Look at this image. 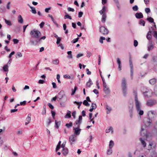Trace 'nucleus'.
I'll return each instance as SVG.
<instances>
[{
  "mask_svg": "<svg viewBox=\"0 0 157 157\" xmlns=\"http://www.w3.org/2000/svg\"><path fill=\"white\" fill-rule=\"evenodd\" d=\"M55 124L56 127L57 128L59 127V125L60 124V122H57L56 120L55 121Z\"/></svg>",
  "mask_w": 157,
  "mask_h": 157,
  "instance_id": "61",
  "label": "nucleus"
},
{
  "mask_svg": "<svg viewBox=\"0 0 157 157\" xmlns=\"http://www.w3.org/2000/svg\"><path fill=\"white\" fill-rule=\"evenodd\" d=\"M154 25L149 28V31L152 32L153 30L156 29V27L155 23H154Z\"/></svg>",
  "mask_w": 157,
  "mask_h": 157,
  "instance_id": "26",
  "label": "nucleus"
},
{
  "mask_svg": "<svg viewBox=\"0 0 157 157\" xmlns=\"http://www.w3.org/2000/svg\"><path fill=\"white\" fill-rule=\"evenodd\" d=\"M67 10L68 11H71L73 12L75 11V10L74 9L70 7L68 8Z\"/></svg>",
  "mask_w": 157,
  "mask_h": 157,
  "instance_id": "56",
  "label": "nucleus"
},
{
  "mask_svg": "<svg viewBox=\"0 0 157 157\" xmlns=\"http://www.w3.org/2000/svg\"><path fill=\"white\" fill-rule=\"evenodd\" d=\"M74 129L75 131L73 134H75V135H79L81 130V129L79 128V127H74Z\"/></svg>",
  "mask_w": 157,
  "mask_h": 157,
  "instance_id": "14",
  "label": "nucleus"
},
{
  "mask_svg": "<svg viewBox=\"0 0 157 157\" xmlns=\"http://www.w3.org/2000/svg\"><path fill=\"white\" fill-rule=\"evenodd\" d=\"M132 9L133 11H137L138 9V8L137 5H135L132 7Z\"/></svg>",
  "mask_w": 157,
  "mask_h": 157,
  "instance_id": "50",
  "label": "nucleus"
},
{
  "mask_svg": "<svg viewBox=\"0 0 157 157\" xmlns=\"http://www.w3.org/2000/svg\"><path fill=\"white\" fill-rule=\"evenodd\" d=\"M64 77L65 78H68V79H70L71 78L70 76L69 75H68V74H66V75H64Z\"/></svg>",
  "mask_w": 157,
  "mask_h": 157,
  "instance_id": "62",
  "label": "nucleus"
},
{
  "mask_svg": "<svg viewBox=\"0 0 157 157\" xmlns=\"http://www.w3.org/2000/svg\"><path fill=\"white\" fill-rule=\"evenodd\" d=\"M83 13L82 12H79L78 13V17H81L82 16Z\"/></svg>",
  "mask_w": 157,
  "mask_h": 157,
  "instance_id": "64",
  "label": "nucleus"
},
{
  "mask_svg": "<svg viewBox=\"0 0 157 157\" xmlns=\"http://www.w3.org/2000/svg\"><path fill=\"white\" fill-rule=\"evenodd\" d=\"M140 140L141 141V144L143 145L144 147H145L146 146V144L145 142L144 141V140H143L142 138H140Z\"/></svg>",
  "mask_w": 157,
  "mask_h": 157,
  "instance_id": "35",
  "label": "nucleus"
},
{
  "mask_svg": "<svg viewBox=\"0 0 157 157\" xmlns=\"http://www.w3.org/2000/svg\"><path fill=\"white\" fill-rule=\"evenodd\" d=\"M103 86L104 87V91L105 92H109V88L107 85L106 84H103Z\"/></svg>",
  "mask_w": 157,
  "mask_h": 157,
  "instance_id": "19",
  "label": "nucleus"
},
{
  "mask_svg": "<svg viewBox=\"0 0 157 157\" xmlns=\"http://www.w3.org/2000/svg\"><path fill=\"white\" fill-rule=\"evenodd\" d=\"M157 103V101L154 100H148L147 102V105L149 106H151L155 105Z\"/></svg>",
  "mask_w": 157,
  "mask_h": 157,
  "instance_id": "9",
  "label": "nucleus"
},
{
  "mask_svg": "<svg viewBox=\"0 0 157 157\" xmlns=\"http://www.w3.org/2000/svg\"><path fill=\"white\" fill-rule=\"evenodd\" d=\"M156 147L155 143L153 142H150L148 145L149 151L153 150L156 149Z\"/></svg>",
  "mask_w": 157,
  "mask_h": 157,
  "instance_id": "13",
  "label": "nucleus"
},
{
  "mask_svg": "<svg viewBox=\"0 0 157 157\" xmlns=\"http://www.w3.org/2000/svg\"><path fill=\"white\" fill-rule=\"evenodd\" d=\"M62 153L64 156L67 155L68 154V149L67 148L62 149Z\"/></svg>",
  "mask_w": 157,
  "mask_h": 157,
  "instance_id": "17",
  "label": "nucleus"
},
{
  "mask_svg": "<svg viewBox=\"0 0 157 157\" xmlns=\"http://www.w3.org/2000/svg\"><path fill=\"white\" fill-rule=\"evenodd\" d=\"M138 44V42L136 40H134V45L135 47H136Z\"/></svg>",
  "mask_w": 157,
  "mask_h": 157,
  "instance_id": "59",
  "label": "nucleus"
},
{
  "mask_svg": "<svg viewBox=\"0 0 157 157\" xmlns=\"http://www.w3.org/2000/svg\"><path fill=\"white\" fill-rule=\"evenodd\" d=\"M13 41L14 44H16L18 42L19 40L16 39H13Z\"/></svg>",
  "mask_w": 157,
  "mask_h": 157,
  "instance_id": "58",
  "label": "nucleus"
},
{
  "mask_svg": "<svg viewBox=\"0 0 157 157\" xmlns=\"http://www.w3.org/2000/svg\"><path fill=\"white\" fill-rule=\"evenodd\" d=\"M147 20L150 22L151 23H155L154 22L153 19L151 17H149L147 18Z\"/></svg>",
  "mask_w": 157,
  "mask_h": 157,
  "instance_id": "40",
  "label": "nucleus"
},
{
  "mask_svg": "<svg viewBox=\"0 0 157 157\" xmlns=\"http://www.w3.org/2000/svg\"><path fill=\"white\" fill-rule=\"evenodd\" d=\"M74 104H77L78 105V109H79L80 108V107L81 105V104H82V102H77L76 101H75L74 102Z\"/></svg>",
  "mask_w": 157,
  "mask_h": 157,
  "instance_id": "45",
  "label": "nucleus"
},
{
  "mask_svg": "<svg viewBox=\"0 0 157 157\" xmlns=\"http://www.w3.org/2000/svg\"><path fill=\"white\" fill-rule=\"evenodd\" d=\"M145 12L147 13H150L151 11L150 8H146L145 9Z\"/></svg>",
  "mask_w": 157,
  "mask_h": 157,
  "instance_id": "54",
  "label": "nucleus"
},
{
  "mask_svg": "<svg viewBox=\"0 0 157 157\" xmlns=\"http://www.w3.org/2000/svg\"><path fill=\"white\" fill-rule=\"evenodd\" d=\"M93 84V82L92 81L91 79L90 78H89V81L87 82L86 83V86L88 87H90Z\"/></svg>",
  "mask_w": 157,
  "mask_h": 157,
  "instance_id": "24",
  "label": "nucleus"
},
{
  "mask_svg": "<svg viewBox=\"0 0 157 157\" xmlns=\"http://www.w3.org/2000/svg\"><path fill=\"white\" fill-rule=\"evenodd\" d=\"M57 41H56V44H59L61 40V38L60 37H59L58 38H57Z\"/></svg>",
  "mask_w": 157,
  "mask_h": 157,
  "instance_id": "57",
  "label": "nucleus"
},
{
  "mask_svg": "<svg viewBox=\"0 0 157 157\" xmlns=\"http://www.w3.org/2000/svg\"><path fill=\"white\" fill-rule=\"evenodd\" d=\"M154 34L153 36L157 39V31H153Z\"/></svg>",
  "mask_w": 157,
  "mask_h": 157,
  "instance_id": "55",
  "label": "nucleus"
},
{
  "mask_svg": "<svg viewBox=\"0 0 157 157\" xmlns=\"http://www.w3.org/2000/svg\"><path fill=\"white\" fill-rule=\"evenodd\" d=\"M41 33L39 30L34 29L32 30L30 32V35L32 37L38 39L41 36Z\"/></svg>",
  "mask_w": 157,
  "mask_h": 157,
  "instance_id": "3",
  "label": "nucleus"
},
{
  "mask_svg": "<svg viewBox=\"0 0 157 157\" xmlns=\"http://www.w3.org/2000/svg\"><path fill=\"white\" fill-rule=\"evenodd\" d=\"M91 108L90 109L89 111L92 112L94 109H95L97 108L96 105L94 103H92L91 107Z\"/></svg>",
  "mask_w": 157,
  "mask_h": 157,
  "instance_id": "23",
  "label": "nucleus"
},
{
  "mask_svg": "<svg viewBox=\"0 0 157 157\" xmlns=\"http://www.w3.org/2000/svg\"><path fill=\"white\" fill-rule=\"evenodd\" d=\"M9 66L7 64L5 65L3 67V70L5 72H8V70Z\"/></svg>",
  "mask_w": 157,
  "mask_h": 157,
  "instance_id": "32",
  "label": "nucleus"
},
{
  "mask_svg": "<svg viewBox=\"0 0 157 157\" xmlns=\"http://www.w3.org/2000/svg\"><path fill=\"white\" fill-rule=\"evenodd\" d=\"M122 91L124 96H126L128 94L127 81L125 78H123L121 84Z\"/></svg>",
  "mask_w": 157,
  "mask_h": 157,
  "instance_id": "2",
  "label": "nucleus"
},
{
  "mask_svg": "<svg viewBox=\"0 0 157 157\" xmlns=\"http://www.w3.org/2000/svg\"><path fill=\"white\" fill-rule=\"evenodd\" d=\"M156 112L154 110H150L147 113V117L151 119L154 118L156 116Z\"/></svg>",
  "mask_w": 157,
  "mask_h": 157,
  "instance_id": "7",
  "label": "nucleus"
},
{
  "mask_svg": "<svg viewBox=\"0 0 157 157\" xmlns=\"http://www.w3.org/2000/svg\"><path fill=\"white\" fill-rule=\"evenodd\" d=\"M144 94L145 96L147 98L150 97L152 96V92L151 89H147L144 92Z\"/></svg>",
  "mask_w": 157,
  "mask_h": 157,
  "instance_id": "10",
  "label": "nucleus"
},
{
  "mask_svg": "<svg viewBox=\"0 0 157 157\" xmlns=\"http://www.w3.org/2000/svg\"><path fill=\"white\" fill-rule=\"evenodd\" d=\"M105 132L106 133L110 132L111 134H113V128L112 127H109L105 130Z\"/></svg>",
  "mask_w": 157,
  "mask_h": 157,
  "instance_id": "18",
  "label": "nucleus"
},
{
  "mask_svg": "<svg viewBox=\"0 0 157 157\" xmlns=\"http://www.w3.org/2000/svg\"><path fill=\"white\" fill-rule=\"evenodd\" d=\"M59 62V60L58 59H56L53 61V63L55 65H57Z\"/></svg>",
  "mask_w": 157,
  "mask_h": 157,
  "instance_id": "52",
  "label": "nucleus"
},
{
  "mask_svg": "<svg viewBox=\"0 0 157 157\" xmlns=\"http://www.w3.org/2000/svg\"><path fill=\"white\" fill-rule=\"evenodd\" d=\"M154 47H155V46L153 43L152 41L150 40L147 44V50L149 51L151 50H152Z\"/></svg>",
  "mask_w": 157,
  "mask_h": 157,
  "instance_id": "11",
  "label": "nucleus"
},
{
  "mask_svg": "<svg viewBox=\"0 0 157 157\" xmlns=\"http://www.w3.org/2000/svg\"><path fill=\"white\" fill-rule=\"evenodd\" d=\"M144 125L147 127H149L152 123V122L151 118L149 117L145 118L143 121Z\"/></svg>",
  "mask_w": 157,
  "mask_h": 157,
  "instance_id": "5",
  "label": "nucleus"
},
{
  "mask_svg": "<svg viewBox=\"0 0 157 157\" xmlns=\"http://www.w3.org/2000/svg\"><path fill=\"white\" fill-rule=\"evenodd\" d=\"M105 38L102 36H101L100 37L99 39V42L101 44H103V40H105Z\"/></svg>",
  "mask_w": 157,
  "mask_h": 157,
  "instance_id": "46",
  "label": "nucleus"
},
{
  "mask_svg": "<svg viewBox=\"0 0 157 157\" xmlns=\"http://www.w3.org/2000/svg\"><path fill=\"white\" fill-rule=\"evenodd\" d=\"M64 18L65 19H66L67 18L71 20L72 19L71 16L70 15H68V14L65 15L64 16Z\"/></svg>",
  "mask_w": 157,
  "mask_h": 157,
  "instance_id": "53",
  "label": "nucleus"
},
{
  "mask_svg": "<svg viewBox=\"0 0 157 157\" xmlns=\"http://www.w3.org/2000/svg\"><path fill=\"white\" fill-rule=\"evenodd\" d=\"M129 62L130 63V69H133L132 63L131 59H129Z\"/></svg>",
  "mask_w": 157,
  "mask_h": 157,
  "instance_id": "51",
  "label": "nucleus"
},
{
  "mask_svg": "<svg viewBox=\"0 0 157 157\" xmlns=\"http://www.w3.org/2000/svg\"><path fill=\"white\" fill-rule=\"evenodd\" d=\"M71 112L70 111L68 110L67 113L65 116V118H70L71 117Z\"/></svg>",
  "mask_w": 157,
  "mask_h": 157,
  "instance_id": "31",
  "label": "nucleus"
},
{
  "mask_svg": "<svg viewBox=\"0 0 157 157\" xmlns=\"http://www.w3.org/2000/svg\"><path fill=\"white\" fill-rule=\"evenodd\" d=\"M114 145V143L113 141L112 140H111L109 143V148L112 149Z\"/></svg>",
  "mask_w": 157,
  "mask_h": 157,
  "instance_id": "30",
  "label": "nucleus"
},
{
  "mask_svg": "<svg viewBox=\"0 0 157 157\" xmlns=\"http://www.w3.org/2000/svg\"><path fill=\"white\" fill-rule=\"evenodd\" d=\"M72 123L71 122H70L69 123H67L66 124V126L67 127V128H70L72 126Z\"/></svg>",
  "mask_w": 157,
  "mask_h": 157,
  "instance_id": "42",
  "label": "nucleus"
},
{
  "mask_svg": "<svg viewBox=\"0 0 157 157\" xmlns=\"http://www.w3.org/2000/svg\"><path fill=\"white\" fill-rule=\"evenodd\" d=\"M76 137V136L75 134H73L70 136L69 137V141L71 144H72L75 141Z\"/></svg>",
  "mask_w": 157,
  "mask_h": 157,
  "instance_id": "15",
  "label": "nucleus"
},
{
  "mask_svg": "<svg viewBox=\"0 0 157 157\" xmlns=\"http://www.w3.org/2000/svg\"><path fill=\"white\" fill-rule=\"evenodd\" d=\"M142 126L140 131V135L143 136H147V130Z\"/></svg>",
  "mask_w": 157,
  "mask_h": 157,
  "instance_id": "16",
  "label": "nucleus"
},
{
  "mask_svg": "<svg viewBox=\"0 0 157 157\" xmlns=\"http://www.w3.org/2000/svg\"><path fill=\"white\" fill-rule=\"evenodd\" d=\"M133 94L135 96V104L136 110L140 115H142L144 114V111L141 110V105L140 101L139 100L137 96V92L134 90Z\"/></svg>",
  "mask_w": 157,
  "mask_h": 157,
  "instance_id": "1",
  "label": "nucleus"
},
{
  "mask_svg": "<svg viewBox=\"0 0 157 157\" xmlns=\"http://www.w3.org/2000/svg\"><path fill=\"white\" fill-rule=\"evenodd\" d=\"M46 38V36H44L41 37L40 39H36L35 40H30V42L31 44L32 45H37L38 44L39 42L41 41L42 40H44Z\"/></svg>",
  "mask_w": 157,
  "mask_h": 157,
  "instance_id": "6",
  "label": "nucleus"
},
{
  "mask_svg": "<svg viewBox=\"0 0 157 157\" xmlns=\"http://www.w3.org/2000/svg\"><path fill=\"white\" fill-rule=\"evenodd\" d=\"M112 152V149H110L109 148L107 150V153L108 155H111Z\"/></svg>",
  "mask_w": 157,
  "mask_h": 157,
  "instance_id": "44",
  "label": "nucleus"
},
{
  "mask_svg": "<svg viewBox=\"0 0 157 157\" xmlns=\"http://www.w3.org/2000/svg\"><path fill=\"white\" fill-rule=\"evenodd\" d=\"M156 82V79L155 78H153L149 80V83L152 85L155 84Z\"/></svg>",
  "mask_w": 157,
  "mask_h": 157,
  "instance_id": "25",
  "label": "nucleus"
},
{
  "mask_svg": "<svg viewBox=\"0 0 157 157\" xmlns=\"http://www.w3.org/2000/svg\"><path fill=\"white\" fill-rule=\"evenodd\" d=\"M83 104L84 105L88 106L90 105V104L88 103L86 100H85L83 102Z\"/></svg>",
  "mask_w": 157,
  "mask_h": 157,
  "instance_id": "48",
  "label": "nucleus"
},
{
  "mask_svg": "<svg viewBox=\"0 0 157 157\" xmlns=\"http://www.w3.org/2000/svg\"><path fill=\"white\" fill-rule=\"evenodd\" d=\"M30 9L31 10V11L32 12V13L34 14H36V9L34 7H31Z\"/></svg>",
  "mask_w": 157,
  "mask_h": 157,
  "instance_id": "37",
  "label": "nucleus"
},
{
  "mask_svg": "<svg viewBox=\"0 0 157 157\" xmlns=\"http://www.w3.org/2000/svg\"><path fill=\"white\" fill-rule=\"evenodd\" d=\"M139 24L140 25L144 26L145 24V21L141 19L140 21Z\"/></svg>",
  "mask_w": 157,
  "mask_h": 157,
  "instance_id": "47",
  "label": "nucleus"
},
{
  "mask_svg": "<svg viewBox=\"0 0 157 157\" xmlns=\"http://www.w3.org/2000/svg\"><path fill=\"white\" fill-rule=\"evenodd\" d=\"M106 16L105 13H103L102 16L101 21L103 23H105L106 21Z\"/></svg>",
  "mask_w": 157,
  "mask_h": 157,
  "instance_id": "29",
  "label": "nucleus"
},
{
  "mask_svg": "<svg viewBox=\"0 0 157 157\" xmlns=\"http://www.w3.org/2000/svg\"><path fill=\"white\" fill-rule=\"evenodd\" d=\"M61 143V141H59L57 145L56 149V152L59 149L60 147Z\"/></svg>",
  "mask_w": 157,
  "mask_h": 157,
  "instance_id": "33",
  "label": "nucleus"
},
{
  "mask_svg": "<svg viewBox=\"0 0 157 157\" xmlns=\"http://www.w3.org/2000/svg\"><path fill=\"white\" fill-rule=\"evenodd\" d=\"M77 87L75 86L74 87V89L72 90V93L71 94V95H72L75 94L76 90H77Z\"/></svg>",
  "mask_w": 157,
  "mask_h": 157,
  "instance_id": "43",
  "label": "nucleus"
},
{
  "mask_svg": "<svg viewBox=\"0 0 157 157\" xmlns=\"http://www.w3.org/2000/svg\"><path fill=\"white\" fill-rule=\"evenodd\" d=\"M4 20L5 21V22L6 23L7 25L11 26L12 25V24L11 23V21H10L7 20L6 19H5Z\"/></svg>",
  "mask_w": 157,
  "mask_h": 157,
  "instance_id": "41",
  "label": "nucleus"
},
{
  "mask_svg": "<svg viewBox=\"0 0 157 157\" xmlns=\"http://www.w3.org/2000/svg\"><path fill=\"white\" fill-rule=\"evenodd\" d=\"M133 105L132 104H131L129 106V112L130 113V116L131 117H132V113L133 111Z\"/></svg>",
  "mask_w": 157,
  "mask_h": 157,
  "instance_id": "22",
  "label": "nucleus"
},
{
  "mask_svg": "<svg viewBox=\"0 0 157 157\" xmlns=\"http://www.w3.org/2000/svg\"><path fill=\"white\" fill-rule=\"evenodd\" d=\"M79 39V38H77L74 39L72 41V42L73 43H75L77 42Z\"/></svg>",
  "mask_w": 157,
  "mask_h": 157,
  "instance_id": "63",
  "label": "nucleus"
},
{
  "mask_svg": "<svg viewBox=\"0 0 157 157\" xmlns=\"http://www.w3.org/2000/svg\"><path fill=\"white\" fill-rule=\"evenodd\" d=\"M106 11V7L105 6H104L102 9L99 11V13L102 14L105 13H104Z\"/></svg>",
  "mask_w": 157,
  "mask_h": 157,
  "instance_id": "34",
  "label": "nucleus"
},
{
  "mask_svg": "<svg viewBox=\"0 0 157 157\" xmlns=\"http://www.w3.org/2000/svg\"><path fill=\"white\" fill-rule=\"evenodd\" d=\"M71 51H68L67 52V54L68 55V56H67V57L68 58H72V56L71 54Z\"/></svg>",
  "mask_w": 157,
  "mask_h": 157,
  "instance_id": "39",
  "label": "nucleus"
},
{
  "mask_svg": "<svg viewBox=\"0 0 157 157\" xmlns=\"http://www.w3.org/2000/svg\"><path fill=\"white\" fill-rule=\"evenodd\" d=\"M151 31H148L147 34L146 38L149 40H151Z\"/></svg>",
  "mask_w": 157,
  "mask_h": 157,
  "instance_id": "28",
  "label": "nucleus"
},
{
  "mask_svg": "<svg viewBox=\"0 0 157 157\" xmlns=\"http://www.w3.org/2000/svg\"><path fill=\"white\" fill-rule=\"evenodd\" d=\"M18 21L21 24H22L23 22V19L21 15H20L18 17Z\"/></svg>",
  "mask_w": 157,
  "mask_h": 157,
  "instance_id": "27",
  "label": "nucleus"
},
{
  "mask_svg": "<svg viewBox=\"0 0 157 157\" xmlns=\"http://www.w3.org/2000/svg\"><path fill=\"white\" fill-rule=\"evenodd\" d=\"M63 98V102H66L67 99V97L64 94L63 91H61L58 94V100L59 101L61 100L62 98Z\"/></svg>",
  "mask_w": 157,
  "mask_h": 157,
  "instance_id": "4",
  "label": "nucleus"
},
{
  "mask_svg": "<svg viewBox=\"0 0 157 157\" xmlns=\"http://www.w3.org/2000/svg\"><path fill=\"white\" fill-rule=\"evenodd\" d=\"M135 16L136 18L139 19L142 18L143 17L142 13L141 12L136 13L135 14Z\"/></svg>",
  "mask_w": 157,
  "mask_h": 157,
  "instance_id": "21",
  "label": "nucleus"
},
{
  "mask_svg": "<svg viewBox=\"0 0 157 157\" xmlns=\"http://www.w3.org/2000/svg\"><path fill=\"white\" fill-rule=\"evenodd\" d=\"M82 117L80 116L78 120H76L75 124V127H79L80 124L82 123Z\"/></svg>",
  "mask_w": 157,
  "mask_h": 157,
  "instance_id": "8",
  "label": "nucleus"
},
{
  "mask_svg": "<svg viewBox=\"0 0 157 157\" xmlns=\"http://www.w3.org/2000/svg\"><path fill=\"white\" fill-rule=\"evenodd\" d=\"M10 2H8L7 4L6 7L8 10H9L10 8Z\"/></svg>",
  "mask_w": 157,
  "mask_h": 157,
  "instance_id": "60",
  "label": "nucleus"
},
{
  "mask_svg": "<svg viewBox=\"0 0 157 157\" xmlns=\"http://www.w3.org/2000/svg\"><path fill=\"white\" fill-rule=\"evenodd\" d=\"M100 31L103 34H107L108 33V29L104 26H102L100 28Z\"/></svg>",
  "mask_w": 157,
  "mask_h": 157,
  "instance_id": "12",
  "label": "nucleus"
},
{
  "mask_svg": "<svg viewBox=\"0 0 157 157\" xmlns=\"http://www.w3.org/2000/svg\"><path fill=\"white\" fill-rule=\"evenodd\" d=\"M48 16L50 17L52 20V21L54 22V23L57 26H58V24L57 23H56V22H54V20L53 18V17L52 15H51L50 14H48Z\"/></svg>",
  "mask_w": 157,
  "mask_h": 157,
  "instance_id": "49",
  "label": "nucleus"
},
{
  "mask_svg": "<svg viewBox=\"0 0 157 157\" xmlns=\"http://www.w3.org/2000/svg\"><path fill=\"white\" fill-rule=\"evenodd\" d=\"M22 56V55L21 53L20 52H18L17 53L16 55V58H19Z\"/></svg>",
  "mask_w": 157,
  "mask_h": 157,
  "instance_id": "38",
  "label": "nucleus"
},
{
  "mask_svg": "<svg viewBox=\"0 0 157 157\" xmlns=\"http://www.w3.org/2000/svg\"><path fill=\"white\" fill-rule=\"evenodd\" d=\"M105 107L106 109L107 110V113L109 114L112 110L111 108L109 106L107 105H106Z\"/></svg>",
  "mask_w": 157,
  "mask_h": 157,
  "instance_id": "36",
  "label": "nucleus"
},
{
  "mask_svg": "<svg viewBox=\"0 0 157 157\" xmlns=\"http://www.w3.org/2000/svg\"><path fill=\"white\" fill-rule=\"evenodd\" d=\"M31 115L30 114H29L28 115V116L26 118V122L25 123V124L26 125H27L30 123L31 119Z\"/></svg>",
  "mask_w": 157,
  "mask_h": 157,
  "instance_id": "20",
  "label": "nucleus"
}]
</instances>
